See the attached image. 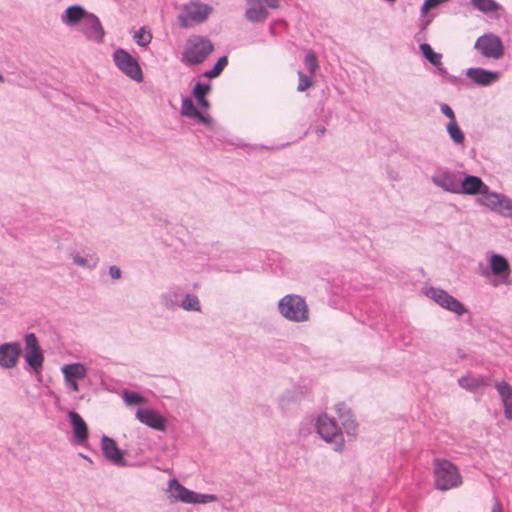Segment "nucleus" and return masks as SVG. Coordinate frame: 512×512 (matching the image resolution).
I'll return each mask as SVG.
<instances>
[{
    "label": "nucleus",
    "mask_w": 512,
    "mask_h": 512,
    "mask_svg": "<svg viewBox=\"0 0 512 512\" xmlns=\"http://www.w3.org/2000/svg\"><path fill=\"white\" fill-rule=\"evenodd\" d=\"M64 378L84 379L87 375V368L80 362L65 364L61 367Z\"/></svg>",
    "instance_id": "b1692460"
},
{
    "label": "nucleus",
    "mask_w": 512,
    "mask_h": 512,
    "mask_svg": "<svg viewBox=\"0 0 512 512\" xmlns=\"http://www.w3.org/2000/svg\"><path fill=\"white\" fill-rule=\"evenodd\" d=\"M491 512H502L501 502L496 496L493 498V506Z\"/></svg>",
    "instance_id": "a18cd8bd"
},
{
    "label": "nucleus",
    "mask_w": 512,
    "mask_h": 512,
    "mask_svg": "<svg viewBox=\"0 0 512 512\" xmlns=\"http://www.w3.org/2000/svg\"><path fill=\"white\" fill-rule=\"evenodd\" d=\"M152 38V33L146 26H142L133 34V40L136 42L138 46L141 47H146L147 45H149L152 41Z\"/></svg>",
    "instance_id": "c756f323"
},
{
    "label": "nucleus",
    "mask_w": 512,
    "mask_h": 512,
    "mask_svg": "<svg viewBox=\"0 0 512 512\" xmlns=\"http://www.w3.org/2000/svg\"><path fill=\"white\" fill-rule=\"evenodd\" d=\"M446 131L452 140V142L459 146L463 145L465 141V135L463 131L460 129L457 120L456 121H449L446 125Z\"/></svg>",
    "instance_id": "a878e982"
},
{
    "label": "nucleus",
    "mask_w": 512,
    "mask_h": 512,
    "mask_svg": "<svg viewBox=\"0 0 512 512\" xmlns=\"http://www.w3.org/2000/svg\"><path fill=\"white\" fill-rule=\"evenodd\" d=\"M68 418L71 423L74 443L77 445H84L88 439V426L86 422L75 411H69Z\"/></svg>",
    "instance_id": "aec40b11"
},
{
    "label": "nucleus",
    "mask_w": 512,
    "mask_h": 512,
    "mask_svg": "<svg viewBox=\"0 0 512 512\" xmlns=\"http://www.w3.org/2000/svg\"><path fill=\"white\" fill-rule=\"evenodd\" d=\"M198 123L204 124L206 126H210L212 124V118L207 115L203 114L199 111V115L195 116L194 118Z\"/></svg>",
    "instance_id": "79ce46f5"
},
{
    "label": "nucleus",
    "mask_w": 512,
    "mask_h": 512,
    "mask_svg": "<svg viewBox=\"0 0 512 512\" xmlns=\"http://www.w3.org/2000/svg\"><path fill=\"white\" fill-rule=\"evenodd\" d=\"M123 400L127 405H137L143 402V398L137 392L124 391Z\"/></svg>",
    "instance_id": "e433bc0d"
},
{
    "label": "nucleus",
    "mask_w": 512,
    "mask_h": 512,
    "mask_svg": "<svg viewBox=\"0 0 512 512\" xmlns=\"http://www.w3.org/2000/svg\"><path fill=\"white\" fill-rule=\"evenodd\" d=\"M434 485L437 490L447 491L462 485V476L456 465L446 459H435Z\"/></svg>",
    "instance_id": "20e7f679"
},
{
    "label": "nucleus",
    "mask_w": 512,
    "mask_h": 512,
    "mask_svg": "<svg viewBox=\"0 0 512 512\" xmlns=\"http://www.w3.org/2000/svg\"><path fill=\"white\" fill-rule=\"evenodd\" d=\"M423 293L440 307L456 314L457 316H462L467 313V309L459 300L441 288L432 286L427 287L423 290Z\"/></svg>",
    "instance_id": "9d476101"
},
{
    "label": "nucleus",
    "mask_w": 512,
    "mask_h": 512,
    "mask_svg": "<svg viewBox=\"0 0 512 512\" xmlns=\"http://www.w3.org/2000/svg\"><path fill=\"white\" fill-rule=\"evenodd\" d=\"M304 64H305V67L307 68L309 74L314 75L316 70L319 67L314 52L309 51L306 53L305 58H304Z\"/></svg>",
    "instance_id": "f704fd0d"
},
{
    "label": "nucleus",
    "mask_w": 512,
    "mask_h": 512,
    "mask_svg": "<svg viewBox=\"0 0 512 512\" xmlns=\"http://www.w3.org/2000/svg\"><path fill=\"white\" fill-rule=\"evenodd\" d=\"M214 8L200 0H189L179 7L177 15V23L183 29L191 28L196 25L205 23Z\"/></svg>",
    "instance_id": "7ed1b4c3"
},
{
    "label": "nucleus",
    "mask_w": 512,
    "mask_h": 512,
    "mask_svg": "<svg viewBox=\"0 0 512 512\" xmlns=\"http://www.w3.org/2000/svg\"><path fill=\"white\" fill-rule=\"evenodd\" d=\"M80 456H81L82 458H84V459L90 460V459H89L86 455H84V454H80Z\"/></svg>",
    "instance_id": "8fccbe9b"
},
{
    "label": "nucleus",
    "mask_w": 512,
    "mask_h": 512,
    "mask_svg": "<svg viewBox=\"0 0 512 512\" xmlns=\"http://www.w3.org/2000/svg\"><path fill=\"white\" fill-rule=\"evenodd\" d=\"M113 60L116 67L127 77L136 82L143 81V73L137 60L126 50L118 48L113 53Z\"/></svg>",
    "instance_id": "9b49d317"
},
{
    "label": "nucleus",
    "mask_w": 512,
    "mask_h": 512,
    "mask_svg": "<svg viewBox=\"0 0 512 512\" xmlns=\"http://www.w3.org/2000/svg\"><path fill=\"white\" fill-rule=\"evenodd\" d=\"M315 426L319 436L325 442L332 444L335 451L340 452L344 449L345 439L343 432L335 418L327 413H322L317 416Z\"/></svg>",
    "instance_id": "0eeeda50"
},
{
    "label": "nucleus",
    "mask_w": 512,
    "mask_h": 512,
    "mask_svg": "<svg viewBox=\"0 0 512 512\" xmlns=\"http://www.w3.org/2000/svg\"><path fill=\"white\" fill-rule=\"evenodd\" d=\"M182 294L180 289H170L161 295V304L169 310H175L181 303Z\"/></svg>",
    "instance_id": "393cba45"
},
{
    "label": "nucleus",
    "mask_w": 512,
    "mask_h": 512,
    "mask_svg": "<svg viewBox=\"0 0 512 512\" xmlns=\"http://www.w3.org/2000/svg\"><path fill=\"white\" fill-rule=\"evenodd\" d=\"M213 49L214 46L207 37L191 35L186 41L181 61L188 66L200 64Z\"/></svg>",
    "instance_id": "39448f33"
},
{
    "label": "nucleus",
    "mask_w": 512,
    "mask_h": 512,
    "mask_svg": "<svg viewBox=\"0 0 512 512\" xmlns=\"http://www.w3.org/2000/svg\"><path fill=\"white\" fill-rule=\"evenodd\" d=\"M209 90H210L209 83L197 82L193 88L192 93L195 98H200V97H205V95L209 92Z\"/></svg>",
    "instance_id": "58836bf2"
},
{
    "label": "nucleus",
    "mask_w": 512,
    "mask_h": 512,
    "mask_svg": "<svg viewBox=\"0 0 512 512\" xmlns=\"http://www.w3.org/2000/svg\"><path fill=\"white\" fill-rule=\"evenodd\" d=\"M100 444L102 453L109 462L117 466H124L126 464L123 451L112 438L103 435Z\"/></svg>",
    "instance_id": "a211bd4d"
},
{
    "label": "nucleus",
    "mask_w": 512,
    "mask_h": 512,
    "mask_svg": "<svg viewBox=\"0 0 512 512\" xmlns=\"http://www.w3.org/2000/svg\"><path fill=\"white\" fill-rule=\"evenodd\" d=\"M313 76L314 75H311V74L307 75V74H304L302 71H299L298 72L299 83H298L297 90L299 92H304L309 87H311Z\"/></svg>",
    "instance_id": "c9c22d12"
},
{
    "label": "nucleus",
    "mask_w": 512,
    "mask_h": 512,
    "mask_svg": "<svg viewBox=\"0 0 512 512\" xmlns=\"http://www.w3.org/2000/svg\"><path fill=\"white\" fill-rule=\"evenodd\" d=\"M419 49L423 57L433 66H441L442 55L435 52L427 43H421Z\"/></svg>",
    "instance_id": "cd10ccee"
},
{
    "label": "nucleus",
    "mask_w": 512,
    "mask_h": 512,
    "mask_svg": "<svg viewBox=\"0 0 512 512\" xmlns=\"http://www.w3.org/2000/svg\"><path fill=\"white\" fill-rule=\"evenodd\" d=\"M179 307L184 309L185 311H201V304L199 298L195 294L186 293L182 294L181 303Z\"/></svg>",
    "instance_id": "bb28decb"
},
{
    "label": "nucleus",
    "mask_w": 512,
    "mask_h": 512,
    "mask_svg": "<svg viewBox=\"0 0 512 512\" xmlns=\"http://www.w3.org/2000/svg\"><path fill=\"white\" fill-rule=\"evenodd\" d=\"M457 194H480L478 198L480 205L502 217L512 219V199L504 194L490 191L489 187L477 176H461Z\"/></svg>",
    "instance_id": "f257e3e1"
},
{
    "label": "nucleus",
    "mask_w": 512,
    "mask_h": 512,
    "mask_svg": "<svg viewBox=\"0 0 512 512\" xmlns=\"http://www.w3.org/2000/svg\"><path fill=\"white\" fill-rule=\"evenodd\" d=\"M167 492L171 501H180L189 504H206L215 502L217 497L213 494H200L189 490L175 478L168 481Z\"/></svg>",
    "instance_id": "1a4fd4ad"
},
{
    "label": "nucleus",
    "mask_w": 512,
    "mask_h": 512,
    "mask_svg": "<svg viewBox=\"0 0 512 512\" xmlns=\"http://www.w3.org/2000/svg\"><path fill=\"white\" fill-rule=\"evenodd\" d=\"M24 341L25 361L36 373H39L43 367L44 356L39 346L38 339L34 333H29L25 336Z\"/></svg>",
    "instance_id": "4468645a"
},
{
    "label": "nucleus",
    "mask_w": 512,
    "mask_h": 512,
    "mask_svg": "<svg viewBox=\"0 0 512 512\" xmlns=\"http://www.w3.org/2000/svg\"><path fill=\"white\" fill-rule=\"evenodd\" d=\"M437 68V71L439 74L441 75H446L447 74V70L443 67V65L441 64V66H435Z\"/></svg>",
    "instance_id": "09e8293b"
},
{
    "label": "nucleus",
    "mask_w": 512,
    "mask_h": 512,
    "mask_svg": "<svg viewBox=\"0 0 512 512\" xmlns=\"http://www.w3.org/2000/svg\"><path fill=\"white\" fill-rule=\"evenodd\" d=\"M325 132H326V129H325V127H324V126H318V127L315 129V133H316L319 137L323 136V135L325 134Z\"/></svg>",
    "instance_id": "de8ad7c7"
},
{
    "label": "nucleus",
    "mask_w": 512,
    "mask_h": 512,
    "mask_svg": "<svg viewBox=\"0 0 512 512\" xmlns=\"http://www.w3.org/2000/svg\"><path fill=\"white\" fill-rule=\"evenodd\" d=\"M335 411L346 434L348 436H355L357 432V424L351 410L344 403H338L335 405Z\"/></svg>",
    "instance_id": "4be33fe9"
},
{
    "label": "nucleus",
    "mask_w": 512,
    "mask_h": 512,
    "mask_svg": "<svg viewBox=\"0 0 512 512\" xmlns=\"http://www.w3.org/2000/svg\"><path fill=\"white\" fill-rule=\"evenodd\" d=\"M72 262L76 266L92 270L97 266L99 259L95 255L81 256L80 254H73Z\"/></svg>",
    "instance_id": "c85d7f7f"
},
{
    "label": "nucleus",
    "mask_w": 512,
    "mask_h": 512,
    "mask_svg": "<svg viewBox=\"0 0 512 512\" xmlns=\"http://www.w3.org/2000/svg\"><path fill=\"white\" fill-rule=\"evenodd\" d=\"M4 82V77L0 74V83Z\"/></svg>",
    "instance_id": "3c124183"
},
{
    "label": "nucleus",
    "mask_w": 512,
    "mask_h": 512,
    "mask_svg": "<svg viewBox=\"0 0 512 512\" xmlns=\"http://www.w3.org/2000/svg\"><path fill=\"white\" fill-rule=\"evenodd\" d=\"M466 77L478 86L487 87L498 82L501 77V73L495 70L471 67L467 69Z\"/></svg>",
    "instance_id": "dca6fc26"
},
{
    "label": "nucleus",
    "mask_w": 512,
    "mask_h": 512,
    "mask_svg": "<svg viewBox=\"0 0 512 512\" xmlns=\"http://www.w3.org/2000/svg\"><path fill=\"white\" fill-rule=\"evenodd\" d=\"M462 172L438 167L431 176L432 183L445 192L457 194Z\"/></svg>",
    "instance_id": "f8f14e48"
},
{
    "label": "nucleus",
    "mask_w": 512,
    "mask_h": 512,
    "mask_svg": "<svg viewBox=\"0 0 512 512\" xmlns=\"http://www.w3.org/2000/svg\"><path fill=\"white\" fill-rule=\"evenodd\" d=\"M136 417L141 423L152 429L158 431L166 429V419L155 410L140 408L136 411Z\"/></svg>",
    "instance_id": "6ab92c4d"
},
{
    "label": "nucleus",
    "mask_w": 512,
    "mask_h": 512,
    "mask_svg": "<svg viewBox=\"0 0 512 512\" xmlns=\"http://www.w3.org/2000/svg\"><path fill=\"white\" fill-rule=\"evenodd\" d=\"M458 383L462 388L472 391L482 385V380L476 377L462 376L458 379Z\"/></svg>",
    "instance_id": "72a5a7b5"
},
{
    "label": "nucleus",
    "mask_w": 512,
    "mask_h": 512,
    "mask_svg": "<svg viewBox=\"0 0 512 512\" xmlns=\"http://www.w3.org/2000/svg\"><path fill=\"white\" fill-rule=\"evenodd\" d=\"M449 0H425L421 7V13L426 14L430 9L446 3Z\"/></svg>",
    "instance_id": "ea45409f"
},
{
    "label": "nucleus",
    "mask_w": 512,
    "mask_h": 512,
    "mask_svg": "<svg viewBox=\"0 0 512 512\" xmlns=\"http://www.w3.org/2000/svg\"><path fill=\"white\" fill-rule=\"evenodd\" d=\"M279 0H247L245 18L252 23L264 22L268 15V9H277Z\"/></svg>",
    "instance_id": "ddd939ff"
},
{
    "label": "nucleus",
    "mask_w": 512,
    "mask_h": 512,
    "mask_svg": "<svg viewBox=\"0 0 512 512\" xmlns=\"http://www.w3.org/2000/svg\"><path fill=\"white\" fill-rule=\"evenodd\" d=\"M504 407V414L508 420H512V387L505 381L495 385Z\"/></svg>",
    "instance_id": "5701e85b"
},
{
    "label": "nucleus",
    "mask_w": 512,
    "mask_h": 512,
    "mask_svg": "<svg viewBox=\"0 0 512 512\" xmlns=\"http://www.w3.org/2000/svg\"><path fill=\"white\" fill-rule=\"evenodd\" d=\"M486 259L487 266L478 265L479 275L488 280V283L494 288L501 285H511L510 275L512 270L508 260L503 255L495 252H487Z\"/></svg>",
    "instance_id": "f03ea898"
},
{
    "label": "nucleus",
    "mask_w": 512,
    "mask_h": 512,
    "mask_svg": "<svg viewBox=\"0 0 512 512\" xmlns=\"http://www.w3.org/2000/svg\"><path fill=\"white\" fill-rule=\"evenodd\" d=\"M90 12L79 4L69 6L60 16L62 24L68 27H79Z\"/></svg>",
    "instance_id": "412c9836"
},
{
    "label": "nucleus",
    "mask_w": 512,
    "mask_h": 512,
    "mask_svg": "<svg viewBox=\"0 0 512 512\" xmlns=\"http://www.w3.org/2000/svg\"><path fill=\"white\" fill-rule=\"evenodd\" d=\"M280 315L288 321L301 323L309 319V309L306 300L296 294H288L278 302Z\"/></svg>",
    "instance_id": "423d86ee"
},
{
    "label": "nucleus",
    "mask_w": 512,
    "mask_h": 512,
    "mask_svg": "<svg viewBox=\"0 0 512 512\" xmlns=\"http://www.w3.org/2000/svg\"><path fill=\"white\" fill-rule=\"evenodd\" d=\"M181 114L187 118L192 119L199 115V110L195 107L193 101L189 97H186L182 100Z\"/></svg>",
    "instance_id": "2f4dec72"
},
{
    "label": "nucleus",
    "mask_w": 512,
    "mask_h": 512,
    "mask_svg": "<svg viewBox=\"0 0 512 512\" xmlns=\"http://www.w3.org/2000/svg\"><path fill=\"white\" fill-rule=\"evenodd\" d=\"M470 2L474 8L483 13L494 12L500 9V5L495 0H470Z\"/></svg>",
    "instance_id": "7c9ffc66"
},
{
    "label": "nucleus",
    "mask_w": 512,
    "mask_h": 512,
    "mask_svg": "<svg viewBox=\"0 0 512 512\" xmlns=\"http://www.w3.org/2000/svg\"><path fill=\"white\" fill-rule=\"evenodd\" d=\"M473 48L485 60L498 61L505 54V47L501 37L493 32H486L480 35L476 39Z\"/></svg>",
    "instance_id": "6e6552de"
},
{
    "label": "nucleus",
    "mask_w": 512,
    "mask_h": 512,
    "mask_svg": "<svg viewBox=\"0 0 512 512\" xmlns=\"http://www.w3.org/2000/svg\"><path fill=\"white\" fill-rule=\"evenodd\" d=\"M295 401V395L291 391L284 392L278 399V404L282 410H286L290 403Z\"/></svg>",
    "instance_id": "4c0bfd02"
},
{
    "label": "nucleus",
    "mask_w": 512,
    "mask_h": 512,
    "mask_svg": "<svg viewBox=\"0 0 512 512\" xmlns=\"http://www.w3.org/2000/svg\"><path fill=\"white\" fill-rule=\"evenodd\" d=\"M195 99L201 108H203L205 110L209 108V102L207 101V99L205 97H200V98H195Z\"/></svg>",
    "instance_id": "49530a36"
},
{
    "label": "nucleus",
    "mask_w": 512,
    "mask_h": 512,
    "mask_svg": "<svg viewBox=\"0 0 512 512\" xmlns=\"http://www.w3.org/2000/svg\"><path fill=\"white\" fill-rule=\"evenodd\" d=\"M440 110L441 112L449 118V121H456V116H455V113L454 111L452 110V108L446 104V103H441L440 104Z\"/></svg>",
    "instance_id": "a19ab883"
},
{
    "label": "nucleus",
    "mask_w": 512,
    "mask_h": 512,
    "mask_svg": "<svg viewBox=\"0 0 512 512\" xmlns=\"http://www.w3.org/2000/svg\"><path fill=\"white\" fill-rule=\"evenodd\" d=\"M77 30L89 41L98 44L104 41L105 31L99 18L93 13H89V15L84 18V21Z\"/></svg>",
    "instance_id": "2eb2a0df"
},
{
    "label": "nucleus",
    "mask_w": 512,
    "mask_h": 512,
    "mask_svg": "<svg viewBox=\"0 0 512 512\" xmlns=\"http://www.w3.org/2000/svg\"><path fill=\"white\" fill-rule=\"evenodd\" d=\"M22 347L19 342H6L0 344V366L4 369L16 367Z\"/></svg>",
    "instance_id": "f3484780"
},
{
    "label": "nucleus",
    "mask_w": 512,
    "mask_h": 512,
    "mask_svg": "<svg viewBox=\"0 0 512 512\" xmlns=\"http://www.w3.org/2000/svg\"><path fill=\"white\" fill-rule=\"evenodd\" d=\"M228 59L226 56L220 57L212 69L205 71L204 76L207 78H215L217 77L223 69L227 66Z\"/></svg>",
    "instance_id": "473e14b6"
},
{
    "label": "nucleus",
    "mask_w": 512,
    "mask_h": 512,
    "mask_svg": "<svg viewBox=\"0 0 512 512\" xmlns=\"http://www.w3.org/2000/svg\"><path fill=\"white\" fill-rule=\"evenodd\" d=\"M65 384L67 388L72 392L79 391V385L77 383V379L64 378Z\"/></svg>",
    "instance_id": "37998d69"
},
{
    "label": "nucleus",
    "mask_w": 512,
    "mask_h": 512,
    "mask_svg": "<svg viewBox=\"0 0 512 512\" xmlns=\"http://www.w3.org/2000/svg\"><path fill=\"white\" fill-rule=\"evenodd\" d=\"M109 275L112 279H119L121 278L122 272L118 266H110L109 267Z\"/></svg>",
    "instance_id": "c03bdc74"
}]
</instances>
